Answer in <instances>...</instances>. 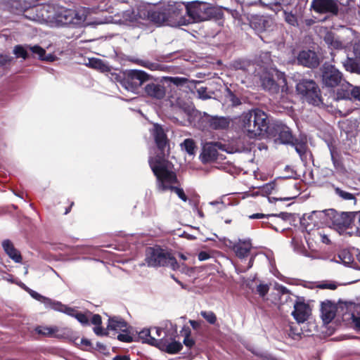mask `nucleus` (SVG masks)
Segmentation results:
<instances>
[{
	"label": "nucleus",
	"mask_w": 360,
	"mask_h": 360,
	"mask_svg": "<svg viewBox=\"0 0 360 360\" xmlns=\"http://www.w3.org/2000/svg\"><path fill=\"white\" fill-rule=\"evenodd\" d=\"M157 145L155 156H150L149 165L157 178V188L159 191H171L184 202L188 200L183 188L175 186L177 178L175 172L172 170V164L167 160L165 150L168 140L162 127L158 124H154L150 129Z\"/></svg>",
	"instance_id": "obj_1"
},
{
	"label": "nucleus",
	"mask_w": 360,
	"mask_h": 360,
	"mask_svg": "<svg viewBox=\"0 0 360 360\" xmlns=\"http://www.w3.org/2000/svg\"><path fill=\"white\" fill-rule=\"evenodd\" d=\"M32 11L40 13V15L36 17H29L33 20H51L58 26L72 25L74 27L82 26L86 20L89 11L87 8L82 7L77 10L65 8L61 6H53L50 5H43L39 7H32Z\"/></svg>",
	"instance_id": "obj_2"
},
{
	"label": "nucleus",
	"mask_w": 360,
	"mask_h": 360,
	"mask_svg": "<svg viewBox=\"0 0 360 360\" xmlns=\"http://www.w3.org/2000/svg\"><path fill=\"white\" fill-rule=\"evenodd\" d=\"M311 8L315 13L338 16L349 22L354 20L357 12L353 0H312Z\"/></svg>",
	"instance_id": "obj_3"
},
{
	"label": "nucleus",
	"mask_w": 360,
	"mask_h": 360,
	"mask_svg": "<svg viewBox=\"0 0 360 360\" xmlns=\"http://www.w3.org/2000/svg\"><path fill=\"white\" fill-rule=\"evenodd\" d=\"M241 122L243 130L250 138H255L265 133L268 134L270 129L267 115L257 108L243 112Z\"/></svg>",
	"instance_id": "obj_4"
},
{
	"label": "nucleus",
	"mask_w": 360,
	"mask_h": 360,
	"mask_svg": "<svg viewBox=\"0 0 360 360\" xmlns=\"http://www.w3.org/2000/svg\"><path fill=\"white\" fill-rule=\"evenodd\" d=\"M188 119L191 124L201 130H224L227 129L231 123V120L228 117L213 116L196 109H192L188 112Z\"/></svg>",
	"instance_id": "obj_5"
},
{
	"label": "nucleus",
	"mask_w": 360,
	"mask_h": 360,
	"mask_svg": "<svg viewBox=\"0 0 360 360\" xmlns=\"http://www.w3.org/2000/svg\"><path fill=\"white\" fill-rule=\"evenodd\" d=\"M27 291L32 298L43 303L46 308H50L55 311L75 317L82 325L89 324V317L85 314L78 311L76 309L63 304L60 302L43 296L30 288H27Z\"/></svg>",
	"instance_id": "obj_6"
},
{
	"label": "nucleus",
	"mask_w": 360,
	"mask_h": 360,
	"mask_svg": "<svg viewBox=\"0 0 360 360\" xmlns=\"http://www.w3.org/2000/svg\"><path fill=\"white\" fill-rule=\"evenodd\" d=\"M217 8L211 4L194 1L186 4V14L189 17L187 22H198L209 20L217 15Z\"/></svg>",
	"instance_id": "obj_7"
},
{
	"label": "nucleus",
	"mask_w": 360,
	"mask_h": 360,
	"mask_svg": "<svg viewBox=\"0 0 360 360\" xmlns=\"http://www.w3.org/2000/svg\"><path fill=\"white\" fill-rule=\"evenodd\" d=\"M145 262L149 267L176 266V259L170 253L158 246L146 249Z\"/></svg>",
	"instance_id": "obj_8"
},
{
	"label": "nucleus",
	"mask_w": 360,
	"mask_h": 360,
	"mask_svg": "<svg viewBox=\"0 0 360 360\" xmlns=\"http://www.w3.org/2000/svg\"><path fill=\"white\" fill-rule=\"evenodd\" d=\"M167 25L179 26L187 24L184 14L186 13V4L181 2L169 1L164 5Z\"/></svg>",
	"instance_id": "obj_9"
},
{
	"label": "nucleus",
	"mask_w": 360,
	"mask_h": 360,
	"mask_svg": "<svg viewBox=\"0 0 360 360\" xmlns=\"http://www.w3.org/2000/svg\"><path fill=\"white\" fill-rule=\"evenodd\" d=\"M321 214L324 215L325 222L339 232L345 231L352 223L351 214L348 212H338L329 209L322 211Z\"/></svg>",
	"instance_id": "obj_10"
},
{
	"label": "nucleus",
	"mask_w": 360,
	"mask_h": 360,
	"mask_svg": "<svg viewBox=\"0 0 360 360\" xmlns=\"http://www.w3.org/2000/svg\"><path fill=\"white\" fill-rule=\"evenodd\" d=\"M296 89L304 99L310 104L318 105L321 102L320 90L311 79H302L297 83Z\"/></svg>",
	"instance_id": "obj_11"
},
{
	"label": "nucleus",
	"mask_w": 360,
	"mask_h": 360,
	"mask_svg": "<svg viewBox=\"0 0 360 360\" xmlns=\"http://www.w3.org/2000/svg\"><path fill=\"white\" fill-rule=\"evenodd\" d=\"M148 79L149 75L144 71L129 70L126 72L125 77L121 84L127 91L136 93L139 87Z\"/></svg>",
	"instance_id": "obj_12"
},
{
	"label": "nucleus",
	"mask_w": 360,
	"mask_h": 360,
	"mask_svg": "<svg viewBox=\"0 0 360 360\" xmlns=\"http://www.w3.org/2000/svg\"><path fill=\"white\" fill-rule=\"evenodd\" d=\"M268 136L275 138V141L278 140L283 144L293 143L294 138L290 128L281 122H275L270 125Z\"/></svg>",
	"instance_id": "obj_13"
},
{
	"label": "nucleus",
	"mask_w": 360,
	"mask_h": 360,
	"mask_svg": "<svg viewBox=\"0 0 360 360\" xmlns=\"http://www.w3.org/2000/svg\"><path fill=\"white\" fill-rule=\"evenodd\" d=\"M345 79L342 74L334 65L325 64L322 69V82L328 87L339 86Z\"/></svg>",
	"instance_id": "obj_14"
},
{
	"label": "nucleus",
	"mask_w": 360,
	"mask_h": 360,
	"mask_svg": "<svg viewBox=\"0 0 360 360\" xmlns=\"http://www.w3.org/2000/svg\"><path fill=\"white\" fill-rule=\"evenodd\" d=\"M227 151L225 145L220 142L207 143L202 148L200 155L201 160L203 162H210L217 159L218 150Z\"/></svg>",
	"instance_id": "obj_15"
},
{
	"label": "nucleus",
	"mask_w": 360,
	"mask_h": 360,
	"mask_svg": "<svg viewBox=\"0 0 360 360\" xmlns=\"http://www.w3.org/2000/svg\"><path fill=\"white\" fill-rule=\"evenodd\" d=\"M141 16L144 20H149L158 25H167V18L164 6L156 10H148L147 8L143 6V10H142L141 13Z\"/></svg>",
	"instance_id": "obj_16"
},
{
	"label": "nucleus",
	"mask_w": 360,
	"mask_h": 360,
	"mask_svg": "<svg viewBox=\"0 0 360 360\" xmlns=\"http://www.w3.org/2000/svg\"><path fill=\"white\" fill-rule=\"evenodd\" d=\"M311 309L308 304L302 298H298L294 304L292 316L298 323L305 322L310 316Z\"/></svg>",
	"instance_id": "obj_17"
},
{
	"label": "nucleus",
	"mask_w": 360,
	"mask_h": 360,
	"mask_svg": "<svg viewBox=\"0 0 360 360\" xmlns=\"http://www.w3.org/2000/svg\"><path fill=\"white\" fill-rule=\"evenodd\" d=\"M142 10H143V6L138 7L136 10L131 9L123 11L122 18L118 20V22L127 25L138 26L144 20L142 16L141 17Z\"/></svg>",
	"instance_id": "obj_18"
},
{
	"label": "nucleus",
	"mask_w": 360,
	"mask_h": 360,
	"mask_svg": "<svg viewBox=\"0 0 360 360\" xmlns=\"http://www.w3.org/2000/svg\"><path fill=\"white\" fill-rule=\"evenodd\" d=\"M355 256L360 262V253L358 249L352 248V250H342L336 257H334V259L338 263H340L348 266H353Z\"/></svg>",
	"instance_id": "obj_19"
},
{
	"label": "nucleus",
	"mask_w": 360,
	"mask_h": 360,
	"mask_svg": "<svg viewBox=\"0 0 360 360\" xmlns=\"http://www.w3.org/2000/svg\"><path fill=\"white\" fill-rule=\"evenodd\" d=\"M297 61L300 64L314 68L319 65V59L314 51H302L297 56Z\"/></svg>",
	"instance_id": "obj_20"
},
{
	"label": "nucleus",
	"mask_w": 360,
	"mask_h": 360,
	"mask_svg": "<svg viewBox=\"0 0 360 360\" xmlns=\"http://www.w3.org/2000/svg\"><path fill=\"white\" fill-rule=\"evenodd\" d=\"M144 90L148 96L158 100L162 99L166 94L165 86L156 82L147 84L144 87Z\"/></svg>",
	"instance_id": "obj_21"
},
{
	"label": "nucleus",
	"mask_w": 360,
	"mask_h": 360,
	"mask_svg": "<svg viewBox=\"0 0 360 360\" xmlns=\"http://www.w3.org/2000/svg\"><path fill=\"white\" fill-rule=\"evenodd\" d=\"M232 249L236 255L240 259L247 257L252 249V243L250 239L241 240L233 245Z\"/></svg>",
	"instance_id": "obj_22"
},
{
	"label": "nucleus",
	"mask_w": 360,
	"mask_h": 360,
	"mask_svg": "<svg viewBox=\"0 0 360 360\" xmlns=\"http://www.w3.org/2000/svg\"><path fill=\"white\" fill-rule=\"evenodd\" d=\"M324 41L331 49L340 50L346 49L349 46V42H343L333 33L328 32L324 36Z\"/></svg>",
	"instance_id": "obj_23"
},
{
	"label": "nucleus",
	"mask_w": 360,
	"mask_h": 360,
	"mask_svg": "<svg viewBox=\"0 0 360 360\" xmlns=\"http://www.w3.org/2000/svg\"><path fill=\"white\" fill-rule=\"evenodd\" d=\"M321 318L325 323H329L335 316L336 307L330 302H323L321 304Z\"/></svg>",
	"instance_id": "obj_24"
},
{
	"label": "nucleus",
	"mask_w": 360,
	"mask_h": 360,
	"mask_svg": "<svg viewBox=\"0 0 360 360\" xmlns=\"http://www.w3.org/2000/svg\"><path fill=\"white\" fill-rule=\"evenodd\" d=\"M2 247L6 255L16 263L22 261V257L20 252L14 247L13 243L8 240H4L2 242Z\"/></svg>",
	"instance_id": "obj_25"
},
{
	"label": "nucleus",
	"mask_w": 360,
	"mask_h": 360,
	"mask_svg": "<svg viewBox=\"0 0 360 360\" xmlns=\"http://www.w3.org/2000/svg\"><path fill=\"white\" fill-rule=\"evenodd\" d=\"M108 330L125 332L127 329V323L120 317L109 319L107 326Z\"/></svg>",
	"instance_id": "obj_26"
},
{
	"label": "nucleus",
	"mask_w": 360,
	"mask_h": 360,
	"mask_svg": "<svg viewBox=\"0 0 360 360\" xmlns=\"http://www.w3.org/2000/svg\"><path fill=\"white\" fill-rule=\"evenodd\" d=\"M263 88L271 94L277 93L279 89L280 84L276 83L274 78L269 75H264L261 78Z\"/></svg>",
	"instance_id": "obj_27"
},
{
	"label": "nucleus",
	"mask_w": 360,
	"mask_h": 360,
	"mask_svg": "<svg viewBox=\"0 0 360 360\" xmlns=\"http://www.w3.org/2000/svg\"><path fill=\"white\" fill-rule=\"evenodd\" d=\"M340 87L336 93L337 100H349L351 99L350 91L351 84L344 80L340 84Z\"/></svg>",
	"instance_id": "obj_28"
},
{
	"label": "nucleus",
	"mask_w": 360,
	"mask_h": 360,
	"mask_svg": "<svg viewBox=\"0 0 360 360\" xmlns=\"http://www.w3.org/2000/svg\"><path fill=\"white\" fill-rule=\"evenodd\" d=\"M162 350H165L169 354H175L179 352L182 349V345L179 341L169 342L166 338L164 343L159 347Z\"/></svg>",
	"instance_id": "obj_29"
},
{
	"label": "nucleus",
	"mask_w": 360,
	"mask_h": 360,
	"mask_svg": "<svg viewBox=\"0 0 360 360\" xmlns=\"http://www.w3.org/2000/svg\"><path fill=\"white\" fill-rule=\"evenodd\" d=\"M135 63L152 71L165 72L167 69V68L164 65H161L158 63H153L146 60L137 59L135 60Z\"/></svg>",
	"instance_id": "obj_30"
},
{
	"label": "nucleus",
	"mask_w": 360,
	"mask_h": 360,
	"mask_svg": "<svg viewBox=\"0 0 360 360\" xmlns=\"http://www.w3.org/2000/svg\"><path fill=\"white\" fill-rule=\"evenodd\" d=\"M152 335L150 328H145L139 333V338L142 342L155 346L157 345V340Z\"/></svg>",
	"instance_id": "obj_31"
},
{
	"label": "nucleus",
	"mask_w": 360,
	"mask_h": 360,
	"mask_svg": "<svg viewBox=\"0 0 360 360\" xmlns=\"http://www.w3.org/2000/svg\"><path fill=\"white\" fill-rule=\"evenodd\" d=\"M150 330L152 333V336L155 338L157 340L156 347H160L166 339V332L164 329L159 327H152L150 328Z\"/></svg>",
	"instance_id": "obj_32"
},
{
	"label": "nucleus",
	"mask_w": 360,
	"mask_h": 360,
	"mask_svg": "<svg viewBox=\"0 0 360 360\" xmlns=\"http://www.w3.org/2000/svg\"><path fill=\"white\" fill-rule=\"evenodd\" d=\"M290 144L294 146L296 152L299 154L301 159L303 160L305 158L307 148L306 142L294 139L293 143Z\"/></svg>",
	"instance_id": "obj_33"
},
{
	"label": "nucleus",
	"mask_w": 360,
	"mask_h": 360,
	"mask_svg": "<svg viewBox=\"0 0 360 360\" xmlns=\"http://www.w3.org/2000/svg\"><path fill=\"white\" fill-rule=\"evenodd\" d=\"M27 48L30 49L34 54L38 56L39 58L42 60H51L52 56L49 55V56H46V51L44 49L38 45L35 46H27Z\"/></svg>",
	"instance_id": "obj_34"
},
{
	"label": "nucleus",
	"mask_w": 360,
	"mask_h": 360,
	"mask_svg": "<svg viewBox=\"0 0 360 360\" xmlns=\"http://www.w3.org/2000/svg\"><path fill=\"white\" fill-rule=\"evenodd\" d=\"M259 4L274 12H278L281 10L280 0H259Z\"/></svg>",
	"instance_id": "obj_35"
},
{
	"label": "nucleus",
	"mask_w": 360,
	"mask_h": 360,
	"mask_svg": "<svg viewBox=\"0 0 360 360\" xmlns=\"http://www.w3.org/2000/svg\"><path fill=\"white\" fill-rule=\"evenodd\" d=\"M342 64L346 70L349 71L351 72H356L360 74V67L354 59L347 58V59L342 63Z\"/></svg>",
	"instance_id": "obj_36"
},
{
	"label": "nucleus",
	"mask_w": 360,
	"mask_h": 360,
	"mask_svg": "<svg viewBox=\"0 0 360 360\" xmlns=\"http://www.w3.org/2000/svg\"><path fill=\"white\" fill-rule=\"evenodd\" d=\"M283 18L285 21L292 26H297L298 20L296 14L293 13L292 11H283Z\"/></svg>",
	"instance_id": "obj_37"
},
{
	"label": "nucleus",
	"mask_w": 360,
	"mask_h": 360,
	"mask_svg": "<svg viewBox=\"0 0 360 360\" xmlns=\"http://www.w3.org/2000/svg\"><path fill=\"white\" fill-rule=\"evenodd\" d=\"M181 148L185 150L188 154L193 155L195 150V142L191 139H186L181 143Z\"/></svg>",
	"instance_id": "obj_38"
},
{
	"label": "nucleus",
	"mask_w": 360,
	"mask_h": 360,
	"mask_svg": "<svg viewBox=\"0 0 360 360\" xmlns=\"http://www.w3.org/2000/svg\"><path fill=\"white\" fill-rule=\"evenodd\" d=\"M58 331L56 327L38 326L36 332L44 336H51Z\"/></svg>",
	"instance_id": "obj_39"
},
{
	"label": "nucleus",
	"mask_w": 360,
	"mask_h": 360,
	"mask_svg": "<svg viewBox=\"0 0 360 360\" xmlns=\"http://www.w3.org/2000/svg\"><path fill=\"white\" fill-rule=\"evenodd\" d=\"M335 193L337 195L345 200H356L355 196L347 191H343L341 188L336 187L335 188Z\"/></svg>",
	"instance_id": "obj_40"
},
{
	"label": "nucleus",
	"mask_w": 360,
	"mask_h": 360,
	"mask_svg": "<svg viewBox=\"0 0 360 360\" xmlns=\"http://www.w3.org/2000/svg\"><path fill=\"white\" fill-rule=\"evenodd\" d=\"M89 66L102 72H104L108 69V67L103 63V62L101 60L97 58L90 60Z\"/></svg>",
	"instance_id": "obj_41"
},
{
	"label": "nucleus",
	"mask_w": 360,
	"mask_h": 360,
	"mask_svg": "<svg viewBox=\"0 0 360 360\" xmlns=\"http://www.w3.org/2000/svg\"><path fill=\"white\" fill-rule=\"evenodd\" d=\"M27 46L25 47L21 45H17L13 49V53L16 56L17 58H22L23 59H26L27 58Z\"/></svg>",
	"instance_id": "obj_42"
},
{
	"label": "nucleus",
	"mask_w": 360,
	"mask_h": 360,
	"mask_svg": "<svg viewBox=\"0 0 360 360\" xmlns=\"http://www.w3.org/2000/svg\"><path fill=\"white\" fill-rule=\"evenodd\" d=\"M172 270H178L180 272L191 276L194 272V269L193 267H188L185 265L184 263L179 264L176 262V266L174 268H171Z\"/></svg>",
	"instance_id": "obj_43"
},
{
	"label": "nucleus",
	"mask_w": 360,
	"mask_h": 360,
	"mask_svg": "<svg viewBox=\"0 0 360 360\" xmlns=\"http://www.w3.org/2000/svg\"><path fill=\"white\" fill-rule=\"evenodd\" d=\"M200 314L210 324H214L217 321V316L212 311H202Z\"/></svg>",
	"instance_id": "obj_44"
},
{
	"label": "nucleus",
	"mask_w": 360,
	"mask_h": 360,
	"mask_svg": "<svg viewBox=\"0 0 360 360\" xmlns=\"http://www.w3.org/2000/svg\"><path fill=\"white\" fill-rule=\"evenodd\" d=\"M350 95V101H360V86H353L352 84H351Z\"/></svg>",
	"instance_id": "obj_45"
},
{
	"label": "nucleus",
	"mask_w": 360,
	"mask_h": 360,
	"mask_svg": "<svg viewBox=\"0 0 360 360\" xmlns=\"http://www.w3.org/2000/svg\"><path fill=\"white\" fill-rule=\"evenodd\" d=\"M269 290V285L268 284L260 283L257 287V292L261 296L264 297Z\"/></svg>",
	"instance_id": "obj_46"
},
{
	"label": "nucleus",
	"mask_w": 360,
	"mask_h": 360,
	"mask_svg": "<svg viewBox=\"0 0 360 360\" xmlns=\"http://www.w3.org/2000/svg\"><path fill=\"white\" fill-rule=\"evenodd\" d=\"M196 91H197L198 97L199 98L205 100V99L210 98V96L208 95V94H207V87L200 86L197 89Z\"/></svg>",
	"instance_id": "obj_47"
},
{
	"label": "nucleus",
	"mask_w": 360,
	"mask_h": 360,
	"mask_svg": "<svg viewBox=\"0 0 360 360\" xmlns=\"http://www.w3.org/2000/svg\"><path fill=\"white\" fill-rule=\"evenodd\" d=\"M352 324L356 330H360V316L354 313L351 315Z\"/></svg>",
	"instance_id": "obj_48"
},
{
	"label": "nucleus",
	"mask_w": 360,
	"mask_h": 360,
	"mask_svg": "<svg viewBox=\"0 0 360 360\" xmlns=\"http://www.w3.org/2000/svg\"><path fill=\"white\" fill-rule=\"evenodd\" d=\"M117 339L124 342H131L133 340L132 337L127 332H123V333H120L117 336Z\"/></svg>",
	"instance_id": "obj_49"
},
{
	"label": "nucleus",
	"mask_w": 360,
	"mask_h": 360,
	"mask_svg": "<svg viewBox=\"0 0 360 360\" xmlns=\"http://www.w3.org/2000/svg\"><path fill=\"white\" fill-rule=\"evenodd\" d=\"M329 149H330V153L331 160L333 161V163L335 167H338L340 165V162L337 159V157H336L337 152H336L335 149L334 148V147H333V146H330Z\"/></svg>",
	"instance_id": "obj_50"
},
{
	"label": "nucleus",
	"mask_w": 360,
	"mask_h": 360,
	"mask_svg": "<svg viewBox=\"0 0 360 360\" xmlns=\"http://www.w3.org/2000/svg\"><path fill=\"white\" fill-rule=\"evenodd\" d=\"M274 214H264L262 213H256L249 216L250 219H263V218H269V217H273Z\"/></svg>",
	"instance_id": "obj_51"
},
{
	"label": "nucleus",
	"mask_w": 360,
	"mask_h": 360,
	"mask_svg": "<svg viewBox=\"0 0 360 360\" xmlns=\"http://www.w3.org/2000/svg\"><path fill=\"white\" fill-rule=\"evenodd\" d=\"M229 99L233 105H238L240 104V99L237 96H236L233 93L229 91Z\"/></svg>",
	"instance_id": "obj_52"
},
{
	"label": "nucleus",
	"mask_w": 360,
	"mask_h": 360,
	"mask_svg": "<svg viewBox=\"0 0 360 360\" xmlns=\"http://www.w3.org/2000/svg\"><path fill=\"white\" fill-rule=\"evenodd\" d=\"M11 61V57L8 55L0 54V67Z\"/></svg>",
	"instance_id": "obj_53"
},
{
	"label": "nucleus",
	"mask_w": 360,
	"mask_h": 360,
	"mask_svg": "<svg viewBox=\"0 0 360 360\" xmlns=\"http://www.w3.org/2000/svg\"><path fill=\"white\" fill-rule=\"evenodd\" d=\"M91 323L95 326H99L101 324V317L98 314H94L93 315L91 319Z\"/></svg>",
	"instance_id": "obj_54"
},
{
	"label": "nucleus",
	"mask_w": 360,
	"mask_h": 360,
	"mask_svg": "<svg viewBox=\"0 0 360 360\" xmlns=\"http://www.w3.org/2000/svg\"><path fill=\"white\" fill-rule=\"evenodd\" d=\"M184 345L188 348H191L194 345V341L188 335H186L184 340Z\"/></svg>",
	"instance_id": "obj_55"
},
{
	"label": "nucleus",
	"mask_w": 360,
	"mask_h": 360,
	"mask_svg": "<svg viewBox=\"0 0 360 360\" xmlns=\"http://www.w3.org/2000/svg\"><path fill=\"white\" fill-rule=\"evenodd\" d=\"M275 186L276 184L274 182H271L264 185L263 188L265 192L271 193L275 188Z\"/></svg>",
	"instance_id": "obj_56"
},
{
	"label": "nucleus",
	"mask_w": 360,
	"mask_h": 360,
	"mask_svg": "<svg viewBox=\"0 0 360 360\" xmlns=\"http://www.w3.org/2000/svg\"><path fill=\"white\" fill-rule=\"evenodd\" d=\"M198 257L200 261H205L210 258V255L205 251H202L198 254Z\"/></svg>",
	"instance_id": "obj_57"
},
{
	"label": "nucleus",
	"mask_w": 360,
	"mask_h": 360,
	"mask_svg": "<svg viewBox=\"0 0 360 360\" xmlns=\"http://www.w3.org/2000/svg\"><path fill=\"white\" fill-rule=\"evenodd\" d=\"M252 352L253 354H255V355L259 356H260L261 358H262V359H264L265 360H269L270 359L267 354L263 353V352H262L260 351L252 350Z\"/></svg>",
	"instance_id": "obj_58"
},
{
	"label": "nucleus",
	"mask_w": 360,
	"mask_h": 360,
	"mask_svg": "<svg viewBox=\"0 0 360 360\" xmlns=\"http://www.w3.org/2000/svg\"><path fill=\"white\" fill-rule=\"evenodd\" d=\"M94 332L98 335H104L105 333H103V328L101 326V325L99 326H96L94 328Z\"/></svg>",
	"instance_id": "obj_59"
},
{
	"label": "nucleus",
	"mask_w": 360,
	"mask_h": 360,
	"mask_svg": "<svg viewBox=\"0 0 360 360\" xmlns=\"http://www.w3.org/2000/svg\"><path fill=\"white\" fill-rule=\"evenodd\" d=\"M210 205H213V206L218 205V206H219V210H222L225 207L224 204L222 202H219V201H212L210 202Z\"/></svg>",
	"instance_id": "obj_60"
},
{
	"label": "nucleus",
	"mask_w": 360,
	"mask_h": 360,
	"mask_svg": "<svg viewBox=\"0 0 360 360\" xmlns=\"http://www.w3.org/2000/svg\"><path fill=\"white\" fill-rule=\"evenodd\" d=\"M30 7L31 6L30 4L25 2L23 6L20 5V8H17V9L19 10V11H25Z\"/></svg>",
	"instance_id": "obj_61"
},
{
	"label": "nucleus",
	"mask_w": 360,
	"mask_h": 360,
	"mask_svg": "<svg viewBox=\"0 0 360 360\" xmlns=\"http://www.w3.org/2000/svg\"><path fill=\"white\" fill-rule=\"evenodd\" d=\"M321 288L333 290L336 288V285L335 284H323L321 285Z\"/></svg>",
	"instance_id": "obj_62"
},
{
	"label": "nucleus",
	"mask_w": 360,
	"mask_h": 360,
	"mask_svg": "<svg viewBox=\"0 0 360 360\" xmlns=\"http://www.w3.org/2000/svg\"><path fill=\"white\" fill-rule=\"evenodd\" d=\"M113 360H129V358L127 356H116Z\"/></svg>",
	"instance_id": "obj_63"
},
{
	"label": "nucleus",
	"mask_w": 360,
	"mask_h": 360,
	"mask_svg": "<svg viewBox=\"0 0 360 360\" xmlns=\"http://www.w3.org/2000/svg\"><path fill=\"white\" fill-rule=\"evenodd\" d=\"M354 51L360 57V44L356 45L354 47Z\"/></svg>",
	"instance_id": "obj_64"
}]
</instances>
